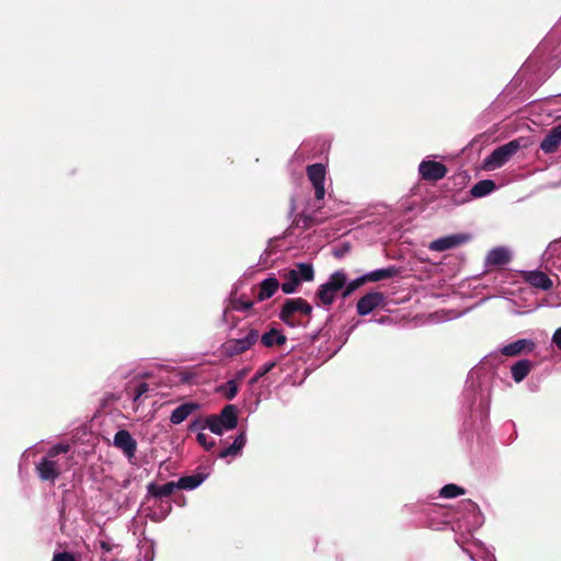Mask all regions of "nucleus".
I'll return each instance as SVG.
<instances>
[{"mask_svg":"<svg viewBox=\"0 0 561 561\" xmlns=\"http://www.w3.org/2000/svg\"><path fill=\"white\" fill-rule=\"evenodd\" d=\"M312 313V306L304 298L285 299L279 319L290 328L306 327Z\"/></svg>","mask_w":561,"mask_h":561,"instance_id":"1","label":"nucleus"},{"mask_svg":"<svg viewBox=\"0 0 561 561\" xmlns=\"http://www.w3.org/2000/svg\"><path fill=\"white\" fill-rule=\"evenodd\" d=\"M463 407L472 412L478 411L480 416H485L490 407L489 391L482 388L481 383L474 380L471 373L462 392Z\"/></svg>","mask_w":561,"mask_h":561,"instance_id":"2","label":"nucleus"},{"mask_svg":"<svg viewBox=\"0 0 561 561\" xmlns=\"http://www.w3.org/2000/svg\"><path fill=\"white\" fill-rule=\"evenodd\" d=\"M560 51V39L558 31L550 32L537 46L536 50L524 64V69H529L537 64H550Z\"/></svg>","mask_w":561,"mask_h":561,"instance_id":"3","label":"nucleus"},{"mask_svg":"<svg viewBox=\"0 0 561 561\" xmlns=\"http://www.w3.org/2000/svg\"><path fill=\"white\" fill-rule=\"evenodd\" d=\"M68 448L67 445L57 444L48 450L46 457H43L41 461L35 465L36 473L42 481L54 483L58 479L61 473V468L59 462L54 458L61 453H67Z\"/></svg>","mask_w":561,"mask_h":561,"instance_id":"4","label":"nucleus"},{"mask_svg":"<svg viewBox=\"0 0 561 561\" xmlns=\"http://www.w3.org/2000/svg\"><path fill=\"white\" fill-rule=\"evenodd\" d=\"M238 425V410L236 405L224 407L219 414H211L206 417L207 428L215 435H222L225 432L236 428Z\"/></svg>","mask_w":561,"mask_h":561,"instance_id":"5","label":"nucleus"},{"mask_svg":"<svg viewBox=\"0 0 561 561\" xmlns=\"http://www.w3.org/2000/svg\"><path fill=\"white\" fill-rule=\"evenodd\" d=\"M346 285V273L343 270L332 273L328 280L321 284L317 290V297L324 306H330L334 301L336 294L343 291Z\"/></svg>","mask_w":561,"mask_h":561,"instance_id":"6","label":"nucleus"},{"mask_svg":"<svg viewBox=\"0 0 561 561\" xmlns=\"http://www.w3.org/2000/svg\"><path fill=\"white\" fill-rule=\"evenodd\" d=\"M260 334L256 329H248L242 337L229 339L220 346V352L226 357H234L250 350L257 341Z\"/></svg>","mask_w":561,"mask_h":561,"instance_id":"7","label":"nucleus"},{"mask_svg":"<svg viewBox=\"0 0 561 561\" xmlns=\"http://www.w3.org/2000/svg\"><path fill=\"white\" fill-rule=\"evenodd\" d=\"M518 140H512L494 149L483 161L486 170H495L503 167L519 149Z\"/></svg>","mask_w":561,"mask_h":561,"instance_id":"8","label":"nucleus"},{"mask_svg":"<svg viewBox=\"0 0 561 561\" xmlns=\"http://www.w3.org/2000/svg\"><path fill=\"white\" fill-rule=\"evenodd\" d=\"M471 239L469 233H454L440 237L438 239L433 240L428 244L430 251L435 252H444L447 250L456 249L465 243H467Z\"/></svg>","mask_w":561,"mask_h":561,"instance_id":"9","label":"nucleus"},{"mask_svg":"<svg viewBox=\"0 0 561 561\" xmlns=\"http://www.w3.org/2000/svg\"><path fill=\"white\" fill-rule=\"evenodd\" d=\"M307 175L314 188L316 198L322 201L325 196V167L322 163L310 164L307 167Z\"/></svg>","mask_w":561,"mask_h":561,"instance_id":"10","label":"nucleus"},{"mask_svg":"<svg viewBox=\"0 0 561 561\" xmlns=\"http://www.w3.org/2000/svg\"><path fill=\"white\" fill-rule=\"evenodd\" d=\"M419 173L425 181H438L446 176L447 168L442 162L425 159L419 165Z\"/></svg>","mask_w":561,"mask_h":561,"instance_id":"11","label":"nucleus"},{"mask_svg":"<svg viewBox=\"0 0 561 561\" xmlns=\"http://www.w3.org/2000/svg\"><path fill=\"white\" fill-rule=\"evenodd\" d=\"M386 301V296L380 291H370L364 295L356 304V311L359 316H367L375 309L382 306Z\"/></svg>","mask_w":561,"mask_h":561,"instance_id":"12","label":"nucleus"},{"mask_svg":"<svg viewBox=\"0 0 561 561\" xmlns=\"http://www.w3.org/2000/svg\"><path fill=\"white\" fill-rule=\"evenodd\" d=\"M113 445L122 450L129 460L135 457L137 442L127 430H118L115 433Z\"/></svg>","mask_w":561,"mask_h":561,"instance_id":"13","label":"nucleus"},{"mask_svg":"<svg viewBox=\"0 0 561 561\" xmlns=\"http://www.w3.org/2000/svg\"><path fill=\"white\" fill-rule=\"evenodd\" d=\"M401 274V267L397 265H388L364 274L366 283H377L385 279L397 277Z\"/></svg>","mask_w":561,"mask_h":561,"instance_id":"14","label":"nucleus"},{"mask_svg":"<svg viewBox=\"0 0 561 561\" xmlns=\"http://www.w3.org/2000/svg\"><path fill=\"white\" fill-rule=\"evenodd\" d=\"M536 347V344L533 340L529 339H519L514 341L505 346H503L500 351L502 355L505 356H516L523 352L530 353Z\"/></svg>","mask_w":561,"mask_h":561,"instance_id":"15","label":"nucleus"},{"mask_svg":"<svg viewBox=\"0 0 561 561\" xmlns=\"http://www.w3.org/2000/svg\"><path fill=\"white\" fill-rule=\"evenodd\" d=\"M561 144V123L552 127L540 142V149L545 153H553Z\"/></svg>","mask_w":561,"mask_h":561,"instance_id":"16","label":"nucleus"},{"mask_svg":"<svg viewBox=\"0 0 561 561\" xmlns=\"http://www.w3.org/2000/svg\"><path fill=\"white\" fill-rule=\"evenodd\" d=\"M511 261V251L505 247H496L489 251L485 263L488 265L500 266Z\"/></svg>","mask_w":561,"mask_h":561,"instance_id":"17","label":"nucleus"},{"mask_svg":"<svg viewBox=\"0 0 561 561\" xmlns=\"http://www.w3.org/2000/svg\"><path fill=\"white\" fill-rule=\"evenodd\" d=\"M198 409V404L193 402H185L175 408L171 415L170 422L174 425H179L184 422L194 411Z\"/></svg>","mask_w":561,"mask_h":561,"instance_id":"18","label":"nucleus"},{"mask_svg":"<svg viewBox=\"0 0 561 561\" xmlns=\"http://www.w3.org/2000/svg\"><path fill=\"white\" fill-rule=\"evenodd\" d=\"M525 279L531 286L542 290H549L553 285L552 280L543 272L537 270L527 272Z\"/></svg>","mask_w":561,"mask_h":561,"instance_id":"19","label":"nucleus"},{"mask_svg":"<svg viewBox=\"0 0 561 561\" xmlns=\"http://www.w3.org/2000/svg\"><path fill=\"white\" fill-rule=\"evenodd\" d=\"M207 473L197 472L191 476L181 477L175 481V483L178 489L192 491L197 489L207 479Z\"/></svg>","mask_w":561,"mask_h":561,"instance_id":"20","label":"nucleus"},{"mask_svg":"<svg viewBox=\"0 0 561 561\" xmlns=\"http://www.w3.org/2000/svg\"><path fill=\"white\" fill-rule=\"evenodd\" d=\"M175 490H178L175 481H170L164 484L149 483L147 485L148 495L162 499L170 496Z\"/></svg>","mask_w":561,"mask_h":561,"instance_id":"21","label":"nucleus"},{"mask_svg":"<svg viewBox=\"0 0 561 561\" xmlns=\"http://www.w3.org/2000/svg\"><path fill=\"white\" fill-rule=\"evenodd\" d=\"M280 287L278 279L274 276L263 279L260 284L257 300L264 301L271 298Z\"/></svg>","mask_w":561,"mask_h":561,"instance_id":"22","label":"nucleus"},{"mask_svg":"<svg viewBox=\"0 0 561 561\" xmlns=\"http://www.w3.org/2000/svg\"><path fill=\"white\" fill-rule=\"evenodd\" d=\"M245 443H247L245 432H241L237 435V437L234 438V440L231 445H229L227 448L222 449L218 454V457L224 459L227 457H236V456L240 455L243 447L245 446Z\"/></svg>","mask_w":561,"mask_h":561,"instance_id":"23","label":"nucleus"},{"mask_svg":"<svg viewBox=\"0 0 561 561\" xmlns=\"http://www.w3.org/2000/svg\"><path fill=\"white\" fill-rule=\"evenodd\" d=\"M262 345L265 347H273L275 345H283L286 343V335L278 329L272 328L259 337Z\"/></svg>","mask_w":561,"mask_h":561,"instance_id":"24","label":"nucleus"},{"mask_svg":"<svg viewBox=\"0 0 561 561\" xmlns=\"http://www.w3.org/2000/svg\"><path fill=\"white\" fill-rule=\"evenodd\" d=\"M533 363L529 359H519L512 367V378L515 382H522L530 373Z\"/></svg>","mask_w":561,"mask_h":561,"instance_id":"25","label":"nucleus"},{"mask_svg":"<svg viewBox=\"0 0 561 561\" xmlns=\"http://www.w3.org/2000/svg\"><path fill=\"white\" fill-rule=\"evenodd\" d=\"M495 188L496 184L494 181L481 180L471 187L470 194L476 198H481L491 194Z\"/></svg>","mask_w":561,"mask_h":561,"instance_id":"26","label":"nucleus"},{"mask_svg":"<svg viewBox=\"0 0 561 561\" xmlns=\"http://www.w3.org/2000/svg\"><path fill=\"white\" fill-rule=\"evenodd\" d=\"M290 271H295L297 277L302 282H311L314 278L313 266L310 263H297L294 268Z\"/></svg>","mask_w":561,"mask_h":561,"instance_id":"27","label":"nucleus"},{"mask_svg":"<svg viewBox=\"0 0 561 561\" xmlns=\"http://www.w3.org/2000/svg\"><path fill=\"white\" fill-rule=\"evenodd\" d=\"M300 284L301 280L297 277L296 272L289 270L285 275V280L280 285V288L284 294L289 295L294 294Z\"/></svg>","mask_w":561,"mask_h":561,"instance_id":"28","label":"nucleus"},{"mask_svg":"<svg viewBox=\"0 0 561 561\" xmlns=\"http://www.w3.org/2000/svg\"><path fill=\"white\" fill-rule=\"evenodd\" d=\"M172 504L169 501H160L157 505V510L151 512L148 516L152 522H162L171 512Z\"/></svg>","mask_w":561,"mask_h":561,"instance_id":"29","label":"nucleus"},{"mask_svg":"<svg viewBox=\"0 0 561 561\" xmlns=\"http://www.w3.org/2000/svg\"><path fill=\"white\" fill-rule=\"evenodd\" d=\"M465 493L466 490L463 488L454 483L446 484L439 490V496L445 499H454Z\"/></svg>","mask_w":561,"mask_h":561,"instance_id":"30","label":"nucleus"},{"mask_svg":"<svg viewBox=\"0 0 561 561\" xmlns=\"http://www.w3.org/2000/svg\"><path fill=\"white\" fill-rule=\"evenodd\" d=\"M364 284H366L364 274L356 277L355 279L350 280V282L346 279V285L343 288L342 297L346 298V297L351 296L355 290H357Z\"/></svg>","mask_w":561,"mask_h":561,"instance_id":"31","label":"nucleus"},{"mask_svg":"<svg viewBox=\"0 0 561 561\" xmlns=\"http://www.w3.org/2000/svg\"><path fill=\"white\" fill-rule=\"evenodd\" d=\"M98 545H99L100 549L102 550L101 559L103 561H113L114 558H111L107 554L111 553L117 546L107 537L100 539L98 541Z\"/></svg>","mask_w":561,"mask_h":561,"instance_id":"32","label":"nucleus"},{"mask_svg":"<svg viewBox=\"0 0 561 561\" xmlns=\"http://www.w3.org/2000/svg\"><path fill=\"white\" fill-rule=\"evenodd\" d=\"M559 253H561V241L554 240L549 243L546 251L542 253V260L549 263Z\"/></svg>","mask_w":561,"mask_h":561,"instance_id":"33","label":"nucleus"},{"mask_svg":"<svg viewBox=\"0 0 561 561\" xmlns=\"http://www.w3.org/2000/svg\"><path fill=\"white\" fill-rule=\"evenodd\" d=\"M276 366V362L271 360L262 365L254 376L249 380V385H255L262 377H264L267 373H270Z\"/></svg>","mask_w":561,"mask_h":561,"instance_id":"34","label":"nucleus"},{"mask_svg":"<svg viewBox=\"0 0 561 561\" xmlns=\"http://www.w3.org/2000/svg\"><path fill=\"white\" fill-rule=\"evenodd\" d=\"M463 506H465V510L473 516V518H474L473 523L476 525H481L482 516H481L479 506L470 500H467L466 502H463Z\"/></svg>","mask_w":561,"mask_h":561,"instance_id":"35","label":"nucleus"},{"mask_svg":"<svg viewBox=\"0 0 561 561\" xmlns=\"http://www.w3.org/2000/svg\"><path fill=\"white\" fill-rule=\"evenodd\" d=\"M221 388L225 390V397L228 400H232L239 391V387L236 379H229Z\"/></svg>","mask_w":561,"mask_h":561,"instance_id":"36","label":"nucleus"},{"mask_svg":"<svg viewBox=\"0 0 561 561\" xmlns=\"http://www.w3.org/2000/svg\"><path fill=\"white\" fill-rule=\"evenodd\" d=\"M196 439L198 444L202 445L207 450H210L216 444L213 438H210L207 434L202 432L197 434Z\"/></svg>","mask_w":561,"mask_h":561,"instance_id":"37","label":"nucleus"},{"mask_svg":"<svg viewBox=\"0 0 561 561\" xmlns=\"http://www.w3.org/2000/svg\"><path fill=\"white\" fill-rule=\"evenodd\" d=\"M149 391V386L146 382H140L136 386L131 397L133 400L136 402L141 399L144 394H146Z\"/></svg>","mask_w":561,"mask_h":561,"instance_id":"38","label":"nucleus"},{"mask_svg":"<svg viewBox=\"0 0 561 561\" xmlns=\"http://www.w3.org/2000/svg\"><path fill=\"white\" fill-rule=\"evenodd\" d=\"M253 306V302L248 300V301H243L241 299H234L232 301V309L237 310V311H245V310H249L251 309Z\"/></svg>","mask_w":561,"mask_h":561,"instance_id":"39","label":"nucleus"},{"mask_svg":"<svg viewBox=\"0 0 561 561\" xmlns=\"http://www.w3.org/2000/svg\"><path fill=\"white\" fill-rule=\"evenodd\" d=\"M51 561H77L70 552H59L53 557Z\"/></svg>","mask_w":561,"mask_h":561,"instance_id":"40","label":"nucleus"},{"mask_svg":"<svg viewBox=\"0 0 561 561\" xmlns=\"http://www.w3.org/2000/svg\"><path fill=\"white\" fill-rule=\"evenodd\" d=\"M207 428L206 426V420L205 421H201V420H195L193 421L190 426H188V430L191 432H196V431H199V430H205Z\"/></svg>","mask_w":561,"mask_h":561,"instance_id":"41","label":"nucleus"},{"mask_svg":"<svg viewBox=\"0 0 561 561\" xmlns=\"http://www.w3.org/2000/svg\"><path fill=\"white\" fill-rule=\"evenodd\" d=\"M551 341L561 351V327L553 332Z\"/></svg>","mask_w":561,"mask_h":561,"instance_id":"42","label":"nucleus"},{"mask_svg":"<svg viewBox=\"0 0 561 561\" xmlns=\"http://www.w3.org/2000/svg\"><path fill=\"white\" fill-rule=\"evenodd\" d=\"M249 373V369L248 368H242L240 370H238L234 375V378L237 380V383L241 380H243L245 378V376L248 375Z\"/></svg>","mask_w":561,"mask_h":561,"instance_id":"43","label":"nucleus"},{"mask_svg":"<svg viewBox=\"0 0 561 561\" xmlns=\"http://www.w3.org/2000/svg\"><path fill=\"white\" fill-rule=\"evenodd\" d=\"M312 221V218L310 216H304V226L308 227L310 222Z\"/></svg>","mask_w":561,"mask_h":561,"instance_id":"44","label":"nucleus"},{"mask_svg":"<svg viewBox=\"0 0 561 561\" xmlns=\"http://www.w3.org/2000/svg\"><path fill=\"white\" fill-rule=\"evenodd\" d=\"M462 550H463L465 553H467L469 556L470 560L474 561V557H473L472 552L469 549L462 547Z\"/></svg>","mask_w":561,"mask_h":561,"instance_id":"45","label":"nucleus"},{"mask_svg":"<svg viewBox=\"0 0 561 561\" xmlns=\"http://www.w3.org/2000/svg\"><path fill=\"white\" fill-rule=\"evenodd\" d=\"M227 314H228V309H225L224 312H222V317H221V321L224 323H226L228 320H227Z\"/></svg>","mask_w":561,"mask_h":561,"instance_id":"46","label":"nucleus"},{"mask_svg":"<svg viewBox=\"0 0 561 561\" xmlns=\"http://www.w3.org/2000/svg\"><path fill=\"white\" fill-rule=\"evenodd\" d=\"M493 356H494V357H497V354H490V355L488 356V358H492Z\"/></svg>","mask_w":561,"mask_h":561,"instance_id":"47","label":"nucleus"}]
</instances>
